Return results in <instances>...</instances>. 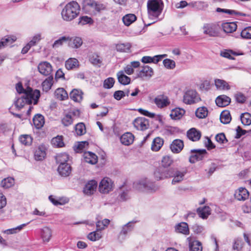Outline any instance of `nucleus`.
Wrapping results in <instances>:
<instances>
[{
    "mask_svg": "<svg viewBox=\"0 0 251 251\" xmlns=\"http://www.w3.org/2000/svg\"><path fill=\"white\" fill-rule=\"evenodd\" d=\"M83 93L81 90L74 89L70 93L71 99L75 102H79L83 99Z\"/></svg>",
    "mask_w": 251,
    "mask_h": 251,
    "instance_id": "28",
    "label": "nucleus"
},
{
    "mask_svg": "<svg viewBox=\"0 0 251 251\" xmlns=\"http://www.w3.org/2000/svg\"><path fill=\"white\" fill-rule=\"evenodd\" d=\"M39 73L45 76H50L52 71L51 64L47 61L40 62L38 66Z\"/></svg>",
    "mask_w": 251,
    "mask_h": 251,
    "instance_id": "14",
    "label": "nucleus"
},
{
    "mask_svg": "<svg viewBox=\"0 0 251 251\" xmlns=\"http://www.w3.org/2000/svg\"><path fill=\"white\" fill-rule=\"evenodd\" d=\"M170 168L166 169L160 167L154 172V177L156 180H161L170 177Z\"/></svg>",
    "mask_w": 251,
    "mask_h": 251,
    "instance_id": "11",
    "label": "nucleus"
},
{
    "mask_svg": "<svg viewBox=\"0 0 251 251\" xmlns=\"http://www.w3.org/2000/svg\"><path fill=\"white\" fill-rule=\"evenodd\" d=\"M197 213L200 217L205 219L211 214V209L209 206H205L197 209Z\"/></svg>",
    "mask_w": 251,
    "mask_h": 251,
    "instance_id": "38",
    "label": "nucleus"
},
{
    "mask_svg": "<svg viewBox=\"0 0 251 251\" xmlns=\"http://www.w3.org/2000/svg\"><path fill=\"white\" fill-rule=\"evenodd\" d=\"M15 180L13 177H8L2 179L0 183L1 187L4 189L9 188L14 185Z\"/></svg>",
    "mask_w": 251,
    "mask_h": 251,
    "instance_id": "47",
    "label": "nucleus"
},
{
    "mask_svg": "<svg viewBox=\"0 0 251 251\" xmlns=\"http://www.w3.org/2000/svg\"><path fill=\"white\" fill-rule=\"evenodd\" d=\"M175 231L177 233L188 235L189 233V227L187 224L181 222L175 226Z\"/></svg>",
    "mask_w": 251,
    "mask_h": 251,
    "instance_id": "30",
    "label": "nucleus"
},
{
    "mask_svg": "<svg viewBox=\"0 0 251 251\" xmlns=\"http://www.w3.org/2000/svg\"><path fill=\"white\" fill-rule=\"evenodd\" d=\"M215 102L219 107H225L230 103V99L226 95H221L216 98Z\"/></svg>",
    "mask_w": 251,
    "mask_h": 251,
    "instance_id": "25",
    "label": "nucleus"
},
{
    "mask_svg": "<svg viewBox=\"0 0 251 251\" xmlns=\"http://www.w3.org/2000/svg\"><path fill=\"white\" fill-rule=\"evenodd\" d=\"M83 157L84 160L86 162L91 164H95L98 161L97 156L95 153L90 151L84 152Z\"/></svg>",
    "mask_w": 251,
    "mask_h": 251,
    "instance_id": "29",
    "label": "nucleus"
},
{
    "mask_svg": "<svg viewBox=\"0 0 251 251\" xmlns=\"http://www.w3.org/2000/svg\"><path fill=\"white\" fill-rule=\"evenodd\" d=\"M78 65V60L75 58H70L65 62V67L68 70L76 68Z\"/></svg>",
    "mask_w": 251,
    "mask_h": 251,
    "instance_id": "43",
    "label": "nucleus"
},
{
    "mask_svg": "<svg viewBox=\"0 0 251 251\" xmlns=\"http://www.w3.org/2000/svg\"><path fill=\"white\" fill-rule=\"evenodd\" d=\"M49 200L54 205H63L69 201V199L65 197H55L52 195H50L49 197Z\"/></svg>",
    "mask_w": 251,
    "mask_h": 251,
    "instance_id": "21",
    "label": "nucleus"
},
{
    "mask_svg": "<svg viewBox=\"0 0 251 251\" xmlns=\"http://www.w3.org/2000/svg\"><path fill=\"white\" fill-rule=\"evenodd\" d=\"M189 248L190 251H202V244L198 240L192 241L189 243Z\"/></svg>",
    "mask_w": 251,
    "mask_h": 251,
    "instance_id": "44",
    "label": "nucleus"
},
{
    "mask_svg": "<svg viewBox=\"0 0 251 251\" xmlns=\"http://www.w3.org/2000/svg\"><path fill=\"white\" fill-rule=\"evenodd\" d=\"M122 20L125 25L129 26L136 20V17L133 14H128L123 17Z\"/></svg>",
    "mask_w": 251,
    "mask_h": 251,
    "instance_id": "45",
    "label": "nucleus"
},
{
    "mask_svg": "<svg viewBox=\"0 0 251 251\" xmlns=\"http://www.w3.org/2000/svg\"><path fill=\"white\" fill-rule=\"evenodd\" d=\"M68 37L69 39L67 42H68V45L70 47L73 49H78L82 45L83 42L80 37L77 36Z\"/></svg>",
    "mask_w": 251,
    "mask_h": 251,
    "instance_id": "22",
    "label": "nucleus"
},
{
    "mask_svg": "<svg viewBox=\"0 0 251 251\" xmlns=\"http://www.w3.org/2000/svg\"><path fill=\"white\" fill-rule=\"evenodd\" d=\"M203 33L211 37L217 36L219 34V26L213 23L205 24L203 27Z\"/></svg>",
    "mask_w": 251,
    "mask_h": 251,
    "instance_id": "10",
    "label": "nucleus"
},
{
    "mask_svg": "<svg viewBox=\"0 0 251 251\" xmlns=\"http://www.w3.org/2000/svg\"><path fill=\"white\" fill-rule=\"evenodd\" d=\"M53 78L52 75L49 76L42 84L43 90L45 92H48L53 85Z\"/></svg>",
    "mask_w": 251,
    "mask_h": 251,
    "instance_id": "39",
    "label": "nucleus"
},
{
    "mask_svg": "<svg viewBox=\"0 0 251 251\" xmlns=\"http://www.w3.org/2000/svg\"><path fill=\"white\" fill-rule=\"evenodd\" d=\"M133 187L139 191L154 192L159 187L148 178L145 177L133 183Z\"/></svg>",
    "mask_w": 251,
    "mask_h": 251,
    "instance_id": "4",
    "label": "nucleus"
},
{
    "mask_svg": "<svg viewBox=\"0 0 251 251\" xmlns=\"http://www.w3.org/2000/svg\"><path fill=\"white\" fill-rule=\"evenodd\" d=\"M93 20L92 19L87 16L80 17L79 19L78 24L81 25H85L86 24H92Z\"/></svg>",
    "mask_w": 251,
    "mask_h": 251,
    "instance_id": "63",
    "label": "nucleus"
},
{
    "mask_svg": "<svg viewBox=\"0 0 251 251\" xmlns=\"http://www.w3.org/2000/svg\"><path fill=\"white\" fill-rule=\"evenodd\" d=\"M187 173V170L185 168H171L170 177H172V184L176 185L181 183L185 179V176Z\"/></svg>",
    "mask_w": 251,
    "mask_h": 251,
    "instance_id": "6",
    "label": "nucleus"
},
{
    "mask_svg": "<svg viewBox=\"0 0 251 251\" xmlns=\"http://www.w3.org/2000/svg\"><path fill=\"white\" fill-rule=\"evenodd\" d=\"M53 146L57 148H61L64 146L62 136H57L52 139L51 141Z\"/></svg>",
    "mask_w": 251,
    "mask_h": 251,
    "instance_id": "48",
    "label": "nucleus"
},
{
    "mask_svg": "<svg viewBox=\"0 0 251 251\" xmlns=\"http://www.w3.org/2000/svg\"><path fill=\"white\" fill-rule=\"evenodd\" d=\"M215 85L218 90L226 91L229 90L230 86L226 81L221 79H215L214 80Z\"/></svg>",
    "mask_w": 251,
    "mask_h": 251,
    "instance_id": "23",
    "label": "nucleus"
},
{
    "mask_svg": "<svg viewBox=\"0 0 251 251\" xmlns=\"http://www.w3.org/2000/svg\"><path fill=\"white\" fill-rule=\"evenodd\" d=\"M85 9L88 13L95 16L105 10L106 5L94 0H89L85 5Z\"/></svg>",
    "mask_w": 251,
    "mask_h": 251,
    "instance_id": "5",
    "label": "nucleus"
},
{
    "mask_svg": "<svg viewBox=\"0 0 251 251\" xmlns=\"http://www.w3.org/2000/svg\"><path fill=\"white\" fill-rule=\"evenodd\" d=\"M40 97V92L38 90H32L31 88L28 87L27 90L22 96L17 98L15 101L14 104L16 107L20 110L25 104H36Z\"/></svg>",
    "mask_w": 251,
    "mask_h": 251,
    "instance_id": "1",
    "label": "nucleus"
},
{
    "mask_svg": "<svg viewBox=\"0 0 251 251\" xmlns=\"http://www.w3.org/2000/svg\"><path fill=\"white\" fill-rule=\"evenodd\" d=\"M80 7L75 1H70L63 8L61 16L63 20L70 22L76 18L79 14Z\"/></svg>",
    "mask_w": 251,
    "mask_h": 251,
    "instance_id": "2",
    "label": "nucleus"
},
{
    "mask_svg": "<svg viewBox=\"0 0 251 251\" xmlns=\"http://www.w3.org/2000/svg\"><path fill=\"white\" fill-rule=\"evenodd\" d=\"M224 31L227 33H232L237 29V25L235 22L225 23L222 25Z\"/></svg>",
    "mask_w": 251,
    "mask_h": 251,
    "instance_id": "33",
    "label": "nucleus"
},
{
    "mask_svg": "<svg viewBox=\"0 0 251 251\" xmlns=\"http://www.w3.org/2000/svg\"><path fill=\"white\" fill-rule=\"evenodd\" d=\"M200 100L201 98L195 90H188L185 92L183 96V102L187 104H194Z\"/></svg>",
    "mask_w": 251,
    "mask_h": 251,
    "instance_id": "9",
    "label": "nucleus"
},
{
    "mask_svg": "<svg viewBox=\"0 0 251 251\" xmlns=\"http://www.w3.org/2000/svg\"><path fill=\"white\" fill-rule=\"evenodd\" d=\"M153 73V69L149 66H145L139 72L138 77H144L145 76L151 77Z\"/></svg>",
    "mask_w": 251,
    "mask_h": 251,
    "instance_id": "37",
    "label": "nucleus"
},
{
    "mask_svg": "<svg viewBox=\"0 0 251 251\" xmlns=\"http://www.w3.org/2000/svg\"><path fill=\"white\" fill-rule=\"evenodd\" d=\"M140 63L137 61L131 62L130 64L127 65L124 69L122 72H124V74L128 75H131L134 73V69L137 68L140 66Z\"/></svg>",
    "mask_w": 251,
    "mask_h": 251,
    "instance_id": "26",
    "label": "nucleus"
},
{
    "mask_svg": "<svg viewBox=\"0 0 251 251\" xmlns=\"http://www.w3.org/2000/svg\"><path fill=\"white\" fill-rule=\"evenodd\" d=\"M69 39L67 36H62L54 41L52 44V48L56 49L61 46L64 43L67 42Z\"/></svg>",
    "mask_w": 251,
    "mask_h": 251,
    "instance_id": "61",
    "label": "nucleus"
},
{
    "mask_svg": "<svg viewBox=\"0 0 251 251\" xmlns=\"http://www.w3.org/2000/svg\"><path fill=\"white\" fill-rule=\"evenodd\" d=\"M110 220L107 219H104L102 221H98L96 223L97 229L101 231L104 229L109 224Z\"/></svg>",
    "mask_w": 251,
    "mask_h": 251,
    "instance_id": "56",
    "label": "nucleus"
},
{
    "mask_svg": "<svg viewBox=\"0 0 251 251\" xmlns=\"http://www.w3.org/2000/svg\"><path fill=\"white\" fill-rule=\"evenodd\" d=\"M242 123L245 126L251 124V115L249 113L242 114L240 116Z\"/></svg>",
    "mask_w": 251,
    "mask_h": 251,
    "instance_id": "59",
    "label": "nucleus"
},
{
    "mask_svg": "<svg viewBox=\"0 0 251 251\" xmlns=\"http://www.w3.org/2000/svg\"><path fill=\"white\" fill-rule=\"evenodd\" d=\"M102 237L101 232L98 230L90 232L87 235L89 240L92 241H96L99 240Z\"/></svg>",
    "mask_w": 251,
    "mask_h": 251,
    "instance_id": "52",
    "label": "nucleus"
},
{
    "mask_svg": "<svg viewBox=\"0 0 251 251\" xmlns=\"http://www.w3.org/2000/svg\"><path fill=\"white\" fill-rule=\"evenodd\" d=\"M54 94L56 98L60 100H65L68 98L67 92L62 88L57 89Z\"/></svg>",
    "mask_w": 251,
    "mask_h": 251,
    "instance_id": "42",
    "label": "nucleus"
},
{
    "mask_svg": "<svg viewBox=\"0 0 251 251\" xmlns=\"http://www.w3.org/2000/svg\"><path fill=\"white\" fill-rule=\"evenodd\" d=\"M164 4L162 0H148L147 9L149 17L151 19H156L161 14Z\"/></svg>",
    "mask_w": 251,
    "mask_h": 251,
    "instance_id": "3",
    "label": "nucleus"
},
{
    "mask_svg": "<svg viewBox=\"0 0 251 251\" xmlns=\"http://www.w3.org/2000/svg\"><path fill=\"white\" fill-rule=\"evenodd\" d=\"M174 163V160L169 155H165L162 158L161 162V167L163 168H168Z\"/></svg>",
    "mask_w": 251,
    "mask_h": 251,
    "instance_id": "46",
    "label": "nucleus"
},
{
    "mask_svg": "<svg viewBox=\"0 0 251 251\" xmlns=\"http://www.w3.org/2000/svg\"><path fill=\"white\" fill-rule=\"evenodd\" d=\"M187 136L190 140L195 142L201 138V132L195 128H192L187 131Z\"/></svg>",
    "mask_w": 251,
    "mask_h": 251,
    "instance_id": "24",
    "label": "nucleus"
},
{
    "mask_svg": "<svg viewBox=\"0 0 251 251\" xmlns=\"http://www.w3.org/2000/svg\"><path fill=\"white\" fill-rule=\"evenodd\" d=\"M29 223L21 225L16 227L8 229L2 231L3 233L6 234H12L20 231L23 228L26 226Z\"/></svg>",
    "mask_w": 251,
    "mask_h": 251,
    "instance_id": "57",
    "label": "nucleus"
},
{
    "mask_svg": "<svg viewBox=\"0 0 251 251\" xmlns=\"http://www.w3.org/2000/svg\"><path fill=\"white\" fill-rule=\"evenodd\" d=\"M244 243L241 238H235L234 240L232 245V249L234 251H241L243 247Z\"/></svg>",
    "mask_w": 251,
    "mask_h": 251,
    "instance_id": "51",
    "label": "nucleus"
},
{
    "mask_svg": "<svg viewBox=\"0 0 251 251\" xmlns=\"http://www.w3.org/2000/svg\"><path fill=\"white\" fill-rule=\"evenodd\" d=\"M164 144V140L157 137L155 138L151 144V149L153 151H157L160 150Z\"/></svg>",
    "mask_w": 251,
    "mask_h": 251,
    "instance_id": "31",
    "label": "nucleus"
},
{
    "mask_svg": "<svg viewBox=\"0 0 251 251\" xmlns=\"http://www.w3.org/2000/svg\"><path fill=\"white\" fill-rule=\"evenodd\" d=\"M231 117L228 111H223L220 115V121L224 124H227L230 123Z\"/></svg>",
    "mask_w": 251,
    "mask_h": 251,
    "instance_id": "50",
    "label": "nucleus"
},
{
    "mask_svg": "<svg viewBox=\"0 0 251 251\" xmlns=\"http://www.w3.org/2000/svg\"><path fill=\"white\" fill-rule=\"evenodd\" d=\"M136 221H131L124 225L121 228V230L118 235V240L120 242H123L126 238L128 234H129L134 229Z\"/></svg>",
    "mask_w": 251,
    "mask_h": 251,
    "instance_id": "8",
    "label": "nucleus"
},
{
    "mask_svg": "<svg viewBox=\"0 0 251 251\" xmlns=\"http://www.w3.org/2000/svg\"><path fill=\"white\" fill-rule=\"evenodd\" d=\"M216 11L217 12H224L229 15H234L235 16H244L246 17L247 16V14L240 12L234 10H229V9H222L221 8H217L216 9Z\"/></svg>",
    "mask_w": 251,
    "mask_h": 251,
    "instance_id": "40",
    "label": "nucleus"
},
{
    "mask_svg": "<svg viewBox=\"0 0 251 251\" xmlns=\"http://www.w3.org/2000/svg\"><path fill=\"white\" fill-rule=\"evenodd\" d=\"M134 127L137 130H145L149 126L148 120L144 117H139L134 120L133 123Z\"/></svg>",
    "mask_w": 251,
    "mask_h": 251,
    "instance_id": "15",
    "label": "nucleus"
},
{
    "mask_svg": "<svg viewBox=\"0 0 251 251\" xmlns=\"http://www.w3.org/2000/svg\"><path fill=\"white\" fill-rule=\"evenodd\" d=\"M185 112V110L183 109L176 108L171 111L170 116L173 120H179L182 117Z\"/></svg>",
    "mask_w": 251,
    "mask_h": 251,
    "instance_id": "32",
    "label": "nucleus"
},
{
    "mask_svg": "<svg viewBox=\"0 0 251 251\" xmlns=\"http://www.w3.org/2000/svg\"><path fill=\"white\" fill-rule=\"evenodd\" d=\"M19 140L22 144L25 146H30L32 142L33 139L30 135L25 134L21 135Z\"/></svg>",
    "mask_w": 251,
    "mask_h": 251,
    "instance_id": "54",
    "label": "nucleus"
},
{
    "mask_svg": "<svg viewBox=\"0 0 251 251\" xmlns=\"http://www.w3.org/2000/svg\"><path fill=\"white\" fill-rule=\"evenodd\" d=\"M114 182L111 178L108 177L103 178L99 185V192L103 194H106L113 190Z\"/></svg>",
    "mask_w": 251,
    "mask_h": 251,
    "instance_id": "7",
    "label": "nucleus"
},
{
    "mask_svg": "<svg viewBox=\"0 0 251 251\" xmlns=\"http://www.w3.org/2000/svg\"><path fill=\"white\" fill-rule=\"evenodd\" d=\"M191 155L189 157V161L194 163L198 161L202 160L206 154L205 149L201 150H191L190 151Z\"/></svg>",
    "mask_w": 251,
    "mask_h": 251,
    "instance_id": "12",
    "label": "nucleus"
},
{
    "mask_svg": "<svg viewBox=\"0 0 251 251\" xmlns=\"http://www.w3.org/2000/svg\"><path fill=\"white\" fill-rule=\"evenodd\" d=\"M90 61L94 65L100 66L101 63L100 56L97 54H92L90 57Z\"/></svg>",
    "mask_w": 251,
    "mask_h": 251,
    "instance_id": "64",
    "label": "nucleus"
},
{
    "mask_svg": "<svg viewBox=\"0 0 251 251\" xmlns=\"http://www.w3.org/2000/svg\"><path fill=\"white\" fill-rule=\"evenodd\" d=\"M57 171L59 174L63 177L69 176L72 172V168L69 163L58 165Z\"/></svg>",
    "mask_w": 251,
    "mask_h": 251,
    "instance_id": "20",
    "label": "nucleus"
},
{
    "mask_svg": "<svg viewBox=\"0 0 251 251\" xmlns=\"http://www.w3.org/2000/svg\"><path fill=\"white\" fill-rule=\"evenodd\" d=\"M75 120L67 113L62 119V124L66 126L72 125Z\"/></svg>",
    "mask_w": 251,
    "mask_h": 251,
    "instance_id": "62",
    "label": "nucleus"
},
{
    "mask_svg": "<svg viewBox=\"0 0 251 251\" xmlns=\"http://www.w3.org/2000/svg\"><path fill=\"white\" fill-rule=\"evenodd\" d=\"M75 133L77 135L81 136L86 133V127L83 123H79L75 126Z\"/></svg>",
    "mask_w": 251,
    "mask_h": 251,
    "instance_id": "55",
    "label": "nucleus"
},
{
    "mask_svg": "<svg viewBox=\"0 0 251 251\" xmlns=\"http://www.w3.org/2000/svg\"><path fill=\"white\" fill-rule=\"evenodd\" d=\"M52 235L51 230L48 227L41 229V237L44 242H48Z\"/></svg>",
    "mask_w": 251,
    "mask_h": 251,
    "instance_id": "35",
    "label": "nucleus"
},
{
    "mask_svg": "<svg viewBox=\"0 0 251 251\" xmlns=\"http://www.w3.org/2000/svg\"><path fill=\"white\" fill-rule=\"evenodd\" d=\"M184 147V143L180 139H175L170 145V149L174 153H179Z\"/></svg>",
    "mask_w": 251,
    "mask_h": 251,
    "instance_id": "17",
    "label": "nucleus"
},
{
    "mask_svg": "<svg viewBox=\"0 0 251 251\" xmlns=\"http://www.w3.org/2000/svg\"><path fill=\"white\" fill-rule=\"evenodd\" d=\"M134 139V135L132 133L126 132L121 136L120 141L122 144L128 146L132 144Z\"/></svg>",
    "mask_w": 251,
    "mask_h": 251,
    "instance_id": "27",
    "label": "nucleus"
},
{
    "mask_svg": "<svg viewBox=\"0 0 251 251\" xmlns=\"http://www.w3.org/2000/svg\"><path fill=\"white\" fill-rule=\"evenodd\" d=\"M46 156V148L43 145H40L34 151V158L36 161L43 160Z\"/></svg>",
    "mask_w": 251,
    "mask_h": 251,
    "instance_id": "16",
    "label": "nucleus"
},
{
    "mask_svg": "<svg viewBox=\"0 0 251 251\" xmlns=\"http://www.w3.org/2000/svg\"><path fill=\"white\" fill-rule=\"evenodd\" d=\"M195 114L199 119L204 118L208 114L207 109L205 107H199L196 111Z\"/></svg>",
    "mask_w": 251,
    "mask_h": 251,
    "instance_id": "53",
    "label": "nucleus"
},
{
    "mask_svg": "<svg viewBox=\"0 0 251 251\" xmlns=\"http://www.w3.org/2000/svg\"><path fill=\"white\" fill-rule=\"evenodd\" d=\"M117 76L119 82L124 85L130 83V78L124 74V72L119 71L117 74Z\"/></svg>",
    "mask_w": 251,
    "mask_h": 251,
    "instance_id": "34",
    "label": "nucleus"
},
{
    "mask_svg": "<svg viewBox=\"0 0 251 251\" xmlns=\"http://www.w3.org/2000/svg\"><path fill=\"white\" fill-rule=\"evenodd\" d=\"M155 104L159 108H163L167 106L170 103L168 98L164 95L158 96L154 99Z\"/></svg>",
    "mask_w": 251,
    "mask_h": 251,
    "instance_id": "18",
    "label": "nucleus"
},
{
    "mask_svg": "<svg viewBox=\"0 0 251 251\" xmlns=\"http://www.w3.org/2000/svg\"><path fill=\"white\" fill-rule=\"evenodd\" d=\"M241 37L244 39H251V26L245 27L241 32Z\"/></svg>",
    "mask_w": 251,
    "mask_h": 251,
    "instance_id": "58",
    "label": "nucleus"
},
{
    "mask_svg": "<svg viewBox=\"0 0 251 251\" xmlns=\"http://www.w3.org/2000/svg\"><path fill=\"white\" fill-rule=\"evenodd\" d=\"M97 187V181L94 179H92L86 183L83 187V192L85 195L90 196L96 192Z\"/></svg>",
    "mask_w": 251,
    "mask_h": 251,
    "instance_id": "13",
    "label": "nucleus"
},
{
    "mask_svg": "<svg viewBox=\"0 0 251 251\" xmlns=\"http://www.w3.org/2000/svg\"><path fill=\"white\" fill-rule=\"evenodd\" d=\"M249 196L248 191L243 187L238 188L234 193V197L238 201H245L248 198Z\"/></svg>",
    "mask_w": 251,
    "mask_h": 251,
    "instance_id": "19",
    "label": "nucleus"
},
{
    "mask_svg": "<svg viewBox=\"0 0 251 251\" xmlns=\"http://www.w3.org/2000/svg\"><path fill=\"white\" fill-rule=\"evenodd\" d=\"M131 48V45L129 43H119L116 46V49L118 51L126 52H128Z\"/></svg>",
    "mask_w": 251,
    "mask_h": 251,
    "instance_id": "49",
    "label": "nucleus"
},
{
    "mask_svg": "<svg viewBox=\"0 0 251 251\" xmlns=\"http://www.w3.org/2000/svg\"><path fill=\"white\" fill-rule=\"evenodd\" d=\"M164 66L167 69L173 70L176 67V62L173 60L166 58L163 61Z\"/></svg>",
    "mask_w": 251,
    "mask_h": 251,
    "instance_id": "60",
    "label": "nucleus"
},
{
    "mask_svg": "<svg viewBox=\"0 0 251 251\" xmlns=\"http://www.w3.org/2000/svg\"><path fill=\"white\" fill-rule=\"evenodd\" d=\"M33 122L36 128H41L45 124L44 117L41 114H36L33 118Z\"/></svg>",
    "mask_w": 251,
    "mask_h": 251,
    "instance_id": "36",
    "label": "nucleus"
},
{
    "mask_svg": "<svg viewBox=\"0 0 251 251\" xmlns=\"http://www.w3.org/2000/svg\"><path fill=\"white\" fill-rule=\"evenodd\" d=\"M56 162L58 165L68 163L69 156L66 153H61L58 154L56 156Z\"/></svg>",
    "mask_w": 251,
    "mask_h": 251,
    "instance_id": "41",
    "label": "nucleus"
}]
</instances>
